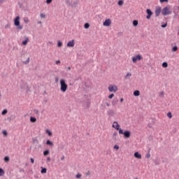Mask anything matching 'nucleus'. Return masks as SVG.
<instances>
[{
    "label": "nucleus",
    "mask_w": 179,
    "mask_h": 179,
    "mask_svg": "<svg viewBox=\"0 0 179 179\" xmlns=\"http://www.w3.org/2000/svg\"><path fill=\"white\" fill-rule=\"evenodd\" d=\"M60 90L63 93L68 90V84H66V80L64 78L60 80Z\"/></svg>",
    "instance_id": "nucleus-1"
},
{
    "label": "nucleus",
    "mask_w": 179,
    "mask_h": 179,
    "mask_svg": "<svg viewBox=\"0 0 179 179\" xmlns=\"http://www.w3.org/2000/svg\"><path fill=\"white\" fill-rule=\"evenodd\" d=\"M162 13L164 16H167V15H171V13H173V11L171 10L170 6H166L163 8Z\"/></svg>",
    "instance_id": "nucleus-2"
},
{
    "label": "nucleus",
    "mask_w": 179,
    "mask_h": 179,
    "mask_svg": "<svg viewBox=\"0 0 179 179\" xmlns=\"http://www.w3.org/2000/svg\"><path fill=\"white\" fill-rule=\"evenodd\" d=\"M120 135H124V138L128 139V138H131V131H124L122 129H119Z\"/></svg>",
    "instance_id": "nucleus-3"
},
{
    "label": "nucleus",
    "mask_w": 179,
    "mask_h": 179,
    "mask_svg": "<svg viewBox=\"0 0 179 179\" xmlns=\"http://www.w3.org/2000/svg\"><path fill=\"white\" fill-rule=\"evenodd\" d=\"M108 90L110 93H115L116 92H118V87L115 85H110L108 87Z\"/></svg>",
    "instance_id": "nucleus-4"
},
{
    "label": "nucleus",
    "mask_w": 179,
    "mask_h": 179,
    "mask_svg": "<svg viewBox=\"0 0 179 179\" xmlns=\"http://www.w3.org/2000/svg\"><path fill=\"white\" fill-rule=\"evenodd\" d=\"M141 59H143V57L141 55H138L132 57V62L134 64H136L137 61H141Z\"/></svg>",
    "instance_id": "nucleus-5"
},
{
    "label": "nucleus",
    "mask_w": 179,
    "mask_h": 179,
    "mask_svg": "<svg viewBox=\"0 0 179 179\" xmlns=\"http://www.w3.org/2000/svg\"><path fill=\"white\" fill-rule=\"evenodd\" d=\"M103 26H105L106 27H110V26H111V20L106 19L105 22H103Z\"/></svg>",
    "instance_id": "nucleus-6"
},
{
    "label": "nucleus",
    "mask_w": 179,
    "mask_h": 179,
    "mask_svg": "<svg viewBox=\"0 0 179 179\" xmlns=\"http://www.w3.org/2000/svg\"><path fill=\"white\" fill-rule=\"evenodd\" d=\"M112 127L116 129V131H120V129H120V124H118L117 122H113Z\"/></svg>",
    "instance_id": "nucleus-7"
},
{
    "label": "nucleus",
    "mask_w": 179,
    "mask_h": 179,
    "mask_svg": "<svg viewBox=\"0 0 179 179\" xmlns=\"http://www.w3.org/2000/svg\"><path fill=\"white\" fill-rule=\"evenodd\" d=\"M20 17L17 16L15 19L14 20L15 26H20Z\"/></svg>",
    "instance_id": "nucleus-8"
},
{
    "label": "nucleus",
    "mask_w": 179,
    "mask_h": 179,
    "mask_svg": "<svg viewBox=\"0 0 179 179\" xmlns=\"http://www.w3.org/2000/svg\"><path fill=\"white\" fill-rule=\"evenodd\" d=\"M146 12L148 13V15L146 16V18L149 20V19H150V17L153 15V13L152 12V10H150V9H147Z\"/></svg>",
    "instance_id": "nucleus-9"
},
{
    "label": "nucleus",
    "mask_w": 179,
    "mask_h": 179,
    "mask_svg": "<svg viewBox=\"0 0 179 179\" xmlns=\"http://www.w3.org/2000/svg\"><path fill=\"white\" fill-rule=\"evenodd\" d=\"M67 47H75V40L69 41L67 43Z\"/></svg>",
    "instance_id": "nucleus-10"
},
{
    "label": "nucleus",
    "mask_w": 179,
    "mask_h": 179,
    "mask_svg": "<svg viewBox=\"0 0 179 179\" xmlns=\"http://www.w3.org/2000/svg\"><path fill=\"white\" fill-rule=\"evenodd\" d=\"M162 13V8L160 7H158L155 10V16H159L160 13Z\"/></svg>",
    "instance_id": "nucleus-11"
},
{
    "label": "nucleus",
    "mask_w": 179,
    "mask_h": 179,
    "mask_svg": "<svg viewBox=\"0 0 179 179\" xmlns=\"http://www.w3.org/2000/svg\"><path fill=\"white\" fill-rule=\"evenodd\" d=\"M134 157H136V159H142V155L139 152H136L134 153Z\"/></svg>",
    "instance_id": "nucleus-12"
},
{
    "label": "nucleus",
    "mask_w": 179,
    "mask_h": 179,
    "mask_svg": "<svg viewBox=\"0 0 179 179\" xmlns=\"http://www.w3.org/2000/svg\"><path fill=\"white\" fill-rule=\"evenodd\" d=\"M25 40L22 41V45H27V43H29V37L25 36Z\"/></svg>",
    "instance_id": "nucleus-13"
},
{
    "label": "nucleus",
    "mask_w": 179,
    "mask_h": 179,
    "mask_svg": "<svg viewBox=\"0 0 179 179\" xmlns=\"http://www.w3.org/2000/svg\"><path fill=\"white\" fill-rule=\"evenodd\" d=\"M46 145H48V146H51V147H52V146H54V143H52L51 141H50V140H47V141H46Z\"/></svg>",
    "instance_id": "nucleus-14"
},
{
    "label": "nucleus",
    "mask_w": 179,
    "mask_h": 179,
    "mask_svg": "<svg viewBox=\"0 0 179 179\" xmlns=\"http://www.w3.org/2000/svg\"><path fill=\"white\" fill-rule=\"evenodd\" d=\"M141 95V92L139 90H136L134 92V96H138Z\"/></svg>",
    "instance_id": "nucleus-15"
},
{
    "label": "nucleus",
    "mask_w": 179,
    "mask_h": 179,
    "mask_svg": "<svg viewBox=\"0 0 179 179\" xmlns=\"http://www.w3.org/2000/svg\"><path fill=\"white\" fill-rule=\"evenodd\" d=\"M46 134H48V136H52V131L50 129H46Z\"/></svg>",
    "instance_id": "nucleus-16"
},
{
    "label": "nucleus",
    "mask_w": 179,
    "mask_h": 179,
    "mask_svg": "<svg viewBox=\"0 0 179 179\" xmlns=\"http://www.w3.org/2000/svg\"><path fill=\"white\" fill-rule=\"evenodd\" d=\"M50 155V150H46L43 152V156H48Z\"/></svg>",
    "instance_id": "nucleus-17"
},
{
    "label": "nucleus",
    "mask_w": 179,
    "mask_h": 179,
    "mask_svg": "<svg viewBox=\"0 0 179 179\" xmlns=\"http://www.w3.org/2000/svg\"><path fill=\"white\" fill-rule=\"evenodd\" d=\"M41 173L42 174H45V173H47V169L45 168H42L41 171Z\"/></svg>",
    "instance_id": "nucleus-18"
},
{
    "label": "nucleus",
    "mask_w": 179,
    "mask_h": 179,
    "mask_svg": "<svg viewBox=\"0 0 179 179\" xmlns=\"http://www.w3.org/2000/svg\"><path fill=\"white\" fill-rule=\"evenodd\" d=\"M76 178H77V179H80V178H82V175H81L80 173H78L76 175Z\"/></svg>",
    "instance_id": "nucleus-19"
},
{
    "label": "nucleus",
    "mask_w": 179,
    "mask_h": 179,
    "mask_svg": "<svg viewBox=\"0 0 179 179\" xmlns=\"http://www.w3.org/2000/svg\"><path fill=\"white\" fill-rule=\"evenodd\" d=\"M30 121L31 122H36L37 121V119H36V117H31Z\"/></svg>",
    "instance_id": "nucleus-20"
},
{
    "label": "nucleus",
    "mask_w": 179,
    "mask_h": 179,
    "mask_svg": "<svg viewBox=\"0 0 179 179\" xmlns=\"http://www.w3.org/2000/svg\"><path fill=\"white\" fill-rule=\"evenodd\" d=\"M1 114L3 115H6V114H8V110L7 109H4L2 112Z\"/></svg>",
    "instance_id": "nucleus-21"
},
{
    "label": "nucleus",
    "mask_w": 179,
    "mask_h": 179,
    "mask_svg": "<svg viewBox=\"0 0 179 179\" xmlns=\"http://www.w3.org/2000/svg\"><path fill=\"white\" fill-rule=\"evenodd\" d=\"M117 3H118L119 6H122L124 5V1L120 0L118 1Z\"/></svg>",
    "instance_id": "nucleus-22"
},
{
    "label": "nucleus",
    "mask_w": 179,
    "mask_h": 179,
    "mask_svg": "<svg viewBox=\"0 0 179 179\" xmlns=\"http://www.w3.org/2000/svg\"><path fill=\"white\" fill-rule=\"evenodd\" d=\"M24 23H29V22H30V20H29V17H25L24 18Z\"/></svg>",
    "instance_id": "nucleus-23"
},
{
    "label": "nucleus",
    "mask_w": 179,
    "mask_h": 179,
    "mask_svg": "<svg viewBox=\"0 0 179 179\" xmlns=\"http://www.w3.org/2000/svg\"><path fill=\"white\" fill-rule=\"evenodd\" d=\"M178 50V47H177V46H174V47L172 48L173 52H176Z\"/></svg>",
    "instance_id": "nucleus-24"
},
{
    "label": "nucleus",
    "mask_w": 179,
    "mask_h": 179,
    "mask_svg": "<svg viewBox=\"0 0 179 179\" xmlns=\"http://www.w3.org/2000/svg\"><path fill=\"white\" fill-rule=\"evenodd\" d=\"M138 20H135L133 21L134 26L136 27V26H138Z\"/></svg>",
    "instance_id": "nucleus-25"
},
{
    "label": "nucleus",
    "mask_w": 179,
    "mask_h": 179,
    "mask_svg": "<svg viewBox=\"0 0 179 179\" xmlns=\"http://www.w3.org/2000/svg\"><path fill=\"white\" fill-rule=\"evenodd\" d=\"M167 66H169V64H167V62H164L162 64V67L163 68H167Z\"/></svg>",
    "instance_id": "nucleus-26"
},
{
    "label": "nucleus",
    "mask_w": 179,
    "mask_h": 179,
    "mask_svg": "<svg viewBox=\"0 0 179 179\" xmlns=\"http://www.w3.org/2000/svg\"><path fill=\"white\" fill-rule=\"evenodd\" d=\"M84 27L85 29H89V27H90V24L89 23H85Z\"/></svg>",
    "instance_id": "nucleus-27"
},
{
    "label": "nucleus",
    "mask_w": 179,
    "mask_h": 179,
    "mask_svg": "<svg viewBox=\"0 0 179 179\" xmlns=\"http://www.w3.org/2000/svg\"><path fill=\"white\" fill-rule=\"evenodd\" d=\"M57 47L61 48L62 47V42L59 41L57 43Z\"/></svg>",
    "instance_id": "nucleus-28"
},
{
    "label": "nucleus",
    "mask_w": 179,
    "mask_h": 179,
    "mask_svg": "<svg viewBox=\"0 0 179 179\" xmlns=\"http://www.w3.org/2000/svg\"><path fill=\"white\" fill-rule=\"evenodd\" d=\"M167 117L169 118H173V115L171 114V112H169L167 113Z\"/></svg>",
    "instance_id": "nucleus-29"
},
{
    "label": "nucleus",
    "mask_w": 179,
    "mask_h": 179,
    "mask_svg": "<svg viewBox=\"0 0 179 179\" xmlns=\"http://www.w3.org/2000/svg\"><path fill=\"white\" fill-rule=\"evenodd\" d=\"M9 160H10L9 157H4V162H6V163H8Z\"/></svg>",
    "instance_id": "nucleus-30"
},
{
    "label": "nucleus",
    "mask_w": 179,
    "mask_h": 179,
    "mask_svg": "<svg viewBox=\"0 0 179 179\" xmlns=\"http://www.w3.org/2000/svg\"><path fill=\"white\" fill-rule=\"evenodd\" d=\"M131 76H132V74H131V73H127V74L125 76V78H131Z\"/></svg>",
    "instance_id": "nucleus-31"
},
{
    "label": "nucleus",
    "mask_w": 179,
    "mask_h": 179,
    "mask_svg": "<svg viewBox=\"0 0 179 179\" xmlns=\"http://www.w3.org/2000/svg\"><path fill=\"white\" fill-rule=\"evenodd\" d=\"M5 174V172L3 171V169L0 168V176H3Z\"/></svg>",
    "instance_id": "nucleus-32"
},
{
    "label": "nucleus",
    "mask_w": 179,
    "mask_h": 179,
    "mask_svg": "<svg viewBox=\"0 0 179 179\" xmlns=\"http://www.w3.org/2000/svg\"><path fill=\"white\" fill-rule=\"evenodd\" d=\"M3 135H4V136H8V131L6 130H3Z\"/></svg>",
    "instance_id": "nucleus-33"
},
{
    "label": "nucleus",
    "mask_w": 179,
    "mask_h": 179,
    "mask_svg": "<svg viewBox=\"0 0 179 179\" xmlns=\"http://www.w3.org/2000/svg\"><path fill=\"white\" fill-rule=\"evenodd\" d=\"M40 17H41L42 19H45V14L41 13V14H40Z\"/></svg>",
    "instance_id": "nucleus-34"
},
{
    "label": "nucleus",
    "mask_w": 179,
    "mask_h": 179,
    "mask_svg": "<svg viewBox=\"0 0 179 179\" xmlns=\"http://www.w3.org/2000/svg\"><path fill=\"white\" fill-rule=\"evenodd\" d=\"M113 148L115 149L116 150H118V149H120V146H118L117 145H115Z\"/></svg>",
    "instance_id": "nucleus-35"
},
{
    "label": "nucleus",
    "mask_w": 179,
    "mask_h": 179,
    "mask_svg": "<svg viewBox=\"0 0 179 179\" xmlns=\"http://www.w3.org/2000/svg\"><path fill=\"white\" fill-rule=\"evenodd\" d=\"M55 64H56V65H59V64H61V60H57L55 62Z\"/></svg>",
    "instance_id": "nucleus-36"
},
{
    "label": "nucleus",
    "mask_w": 179,
    "mask_h": 179,
    "mask_svg": "<svg viewBox=\"0 0 179 179\" xmlns=\"http://www.w3.org/2000/svg\"><path fill=\"white\" fill-rule=\"evenodd\" d=\"M113 97H114V94H111L108 96V99H113Z\"/></svg>",
    "instance_id": "nucleus-37"
},
{
    "label": "nucleus",
    "mask_w": 179,
    "mask_h": 179,
    "mask_svg": "<svg viewBox=\"0 0 179 179\" xmlns=\"http://www.w3.org/2000/svg\"><path fill=\"white\" fill-rule=\"evenodd\" d=\"M146 157H147V159H149L150 157V153H148L147 155H146Z\"/></svg>",
    "instance_id": "nucleus-38"
},
{
    "label": "nucleus",
    "mask_w": 179,
    "mask_h": 179,
    "mask_svg": "<svg viewBox=\"0 0 179 179\" xmlns=\"http://www.w3.org/2000/svg\"><path fill=\"white\" fill-rule=\"evenodd\" d=\"M161 3L169 2V0H159Z\"/></svg>",
    "instance_id": "nucleus-39"
},
{
    "label": "nucleus",
    "mask_w": 179,
    "mask_h": 179,
    "mask_svg": "<svg viewBox=\"0 0 179 179\" xmlns=\"http://www.w3.org/2000/svg\"><path fill=\"white\" fill-rule=\"evenodd\" d=\"M51 2H52V0H47L46 1L47 3H51Z\"/></svg>",
    "instance_id": "nucleus-40"
},
{
    "label": "nucleus",
    "mask_w": 179,
    "mask_h": 179,
    "mask_svg": "<svg viewBox=\"0 0 179 179\" xmlns=\"http://www.w3.org/2000/svg\"><path fill=\"white\" fill-rule=\"evenodd\" d=\"M31 163L33 164L34 163V159L31 158Z\"/></svg>",
    "instance_id": "nucleus-41"
},
{
    "label": "nucleus",
    "mask_w": 179,
    "mask_h": 179,
    "mask_svg": "<svg viewBox=\"0 0 179 179\" xmlns=\"http://www.w3.org/2000/svg\"><path fill=\"white\" fill-rule=\"evenodd\" d=\"M86 176H90V171H88L86 173H85Z\"/></svg>",
    "instance_id": "nucleus-42"
},
{
    "label": "nucleus",
    "mask_w": 179,
    "mask_h": 179,
    "mask_svg": "<svg viewBox=\"0 0 179 179\" xmlns=\"http://www.w3.org/2000/svg\"><path fill=\"white\" fill-rule=\"evenodd\" d=\"M162 28L167 27V24H165L162 25Z\"/></svg>",
    "instance_id": "nucleus-43"
},
{
    "label": "nucleus",
    "mask_w": 179,
    "mask_h": 179,
    "mask_svg": "<svg viewBox=\"0 0 179 179\" xmlns=\"http://www.w3.org/2000/svg\"><path fill=\"white\" fill-rule=\"evenodd\" d=\"M117 135H118V134L114 133V134H113V137H115V136H117Z\"/></svg>",
    "instance_id": "nucleus-44"
},
{
    "label": "nucleus",
    "mask_w": 179,
    "mask_h": 179,
    "mask_svg": "<svg viewBox=\"0 0 179 179\" xmlns=\"http://www.w3.org/2000/svg\"><path fill=\"white\" fill-rule=\"evenodd\" d=\"M18 29H19L20 30H22V29H23V27L19 26V27H18Z\"/></svg>",
    "instance_id": "nucleus-45"
},
{
    "label": "nucleus",
    "mask_w": 179,
    "mask_h": 179,
    "mask_svg": "<svg viewBox=\"0 0 179 179\" xmlns=\"http://www.w3.org/2000/svg\"><path fill=\"white\" fill-rule=\"evenodd\" d=\"M47 160H48V162H51V158L48 157Z\"/></svg>",
    "instance_id": "nucleus-46"
},
{
    "label": "nucleus",
    "mask_w": 179,
    "mask_h": 179,
    "mask_svg": "<svg viewBox=\"0 0 179 179\" xmlns=\"http://www.w3.org/2000/svg\"><path fill=\"white\" fill-rule=\"evenodd\" d=\"M120 101H121V103H122V101H124V99H123V98H121V99H120Z\"/></svg>",
    "instance_id": "nucleus-47"
},
{
    "label": "nucleus",
    "mask_w": 179,
    "mask_h": 179,
    "mask_svg": "<svg viewBox=\"0 0 179 179\" xmlns=\"http://www.w3.org/2000/svg\"><path fill=\"white\" fill-rule=\"evenodd\" d=\"M30 61V59L29 58H28V60H27V62H26V64H29V62Z\"/></svg>",
    "instance_id": "nucleus-48"
},
{
    "label": "nucleus",
    "mask_w": 179,
    "mask_h": 179,
    "mask_svg": "<svg viewBox=\"0 0 179 179\" xmlns=\"http://www.w3.org/2000/svg\"><path fill=\"white\" fill-rule=\"evenodd\" d=\"M55 82H57V83L58 82V78H55Z\"/></svg>",
    "instance_id": "nucleus-49"
},
{
    "label": "nucleus",
    "mask_w": 179,
    "mask_h": 179,
    "mask_svg": "<svg viewBox=\"0 0 179 179\" xmlns=\"http://www.w3.org/2000/svg\"><path fill=\"white\" fill-rule=\"evenodd\" d=\"M64 159H65V157H62L61 158V160H64Z\"/></svg>",
    "instance_id": "nucleus-50"
},
{
    "label": "nucleus",
    "mask_w": 179,
    "mask_h": 179,
    "mask_svg": "<svg viewBox=\"0 0 179 179\" xmlns=\"http://www.w3.org/2000/svg\"><path fill=\"white\" fill-rule=\"evenodd\" d=\"M39 24H41V21L38 22Z\"/></svg>",
    "instance_id": "nucleus-51"
},
{
    "label": "nucleus",
    "mask_w": 179,
    "mask_h": 179,
    "mask_svg": "<svg viewBox=\"0 0 179 179\" xmlns=\"http://www.w3.org/2000/svg\"><path fill=\"white\" fill-rule=\"evenodd\" d=\"M161 94L163 96V94H164V92H162Z\"/></svg>",
    "instance_id": "nucleus-52"
},
{
    "label": "nucleus",
    "mask_w": 179,
    "mask_h": 179,
    "mask_svg": "<svg viewBox=\"0 0 179 179\" xmlns=\"http://www.w3.org/2000/svg\"><path fill=\"white\" fill-rule=\"evenodd\" d=\"M69 70L71 71V67H69Z\"/></svg>",
    "instance_id": "nucleus-53"
},
{
    "label": "nucleus",
    "mask_w": 179,
    "mask_h": 179,
    "mask_svg": "<svg viewBox=\"0 0 179 179\" xmlns=\"http://www.w3.org/2000/svg\"><path fill=\"white\" fill-rule=\"evenodd\" d=\"M2 95L1 94V91H0V97Z\"/></svg>",
    "instance_id": "nucleus-54"
}]
</instances>
